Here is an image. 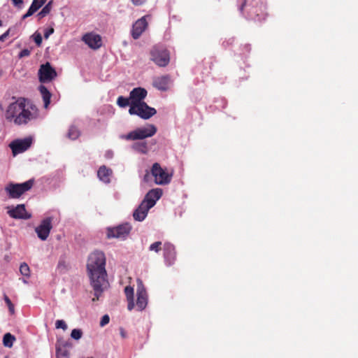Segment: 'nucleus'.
Returning a JSON list of instances; mask_svg holds the SVG:
<instances>
[{
  "instance_id": "1",
  "label": "nucleus",
  "mask_w": 358,
  "mask_h": 358,
  "mask_svg": "<svg viewBox=\"0 0 358 358\" xmlns=\"http://www.w3.org/2000/svg\"><path fill=\"white\" fill-rule=\"evenodd\" d=\"M106 256L103 252L94 251L87 259V271L90 285L94 292L93 301H98L108 282L106 279Z\"/></svg>"
},
{
  "instance_id": "2",
  "label": "nucleus",
  "mask_w": 358,
  "mask_h": 358,
  "mask_svg": "<svg viewBox=\"0 0 358 358\" xmlns=\"http://www.w3.org/2000/svg\"><path fill=\"white\" fill-rule=\"evenodd\" d=\"M238 9L243 14L245 10L247 17L257 22L265 20L267 16L264 0H243Z\"/></svg>"
},
{
  "instance_id": "3",
  "label": "nucleus",
  "mask_w": 358,
  "mask_h": 358,
  "mask_svg": "<svg viewBox=\"0 0 358 358\" xmlns=\"http://www.w3.org/2000/svg\"><path fill=\"white\" fill-rule=\"evenodd\" d=\"M20 115L14 120L16 124H27L29 121L35 120L38 116V110L36 106L27 101L24 99V102L21 104Z\"/></svg>"
},
{
  "instance_id": "4",
  "label": "nucleus",
  "mask_w": 358,
  "mask_h": 358,
  "mask_svg": "<svg viewBox=\"0 0 358 358\" xmlns=\"http://www.w3.org/2000/svg\"><path fill=\"white\" fill-rule=\"evenodd\" d=\"M150 59L159 67L166 66L170 62L169 51L162 45H155L150 50Z\"/></svg>"
},
{
  "instance_id": "5",
  "label": "nucleus",
  "mask_w": 358,
  "mask_h": 358,
  "mask_svg": "<svg viewBox=\"0 0 358 358\" xmlns=\"http://www.w3.org/2000/svg\"><path fill=\"white\" fill-rule=\"evenodd\" d=\"M34 184V179H30L22 183H8L5 190L7 192L9 198L17 199L20 198L24 193L30 190Z\"/></svg>"
},
{
  "instance_id": "6",
  "label": "nucleus",
  "mask_w": 358,
  "mask_h": 358,
  "mask_svg": "<svg viewBox=\"0 0 358 358\" xmlns=\"http://www.w3.org/2000/svg\"><path fill=\"white\" fill-rule=\"evenodd\" d=\"M157 131V127L154 124H148L145 127L137 128L127 134L122 135L121 138L127 141L143 140L153 136Z\"/></svg>"
},
{
  "instance_id": "7",
  "label": "nucleus",
  "mask_w": 358,
  "mask_h": 358,
  "mask_svg": "<svg viewBox=\"0 0 358 358\" xmlns=\"http://www.w3.org/2000/svg\"><path fill=\"white\" fill-rule=\"evenodd\" d=\"M150 172L157 185H165L169 184L171 181L172 173H169L166 169H163L157 162L152 164Z\"/></svg>"
},
{
  "instance_id": "8",
  "label": "nucleus",
  "mask_w": 358,
  "mask_h": 358,
  "mask_svg": "<svg viewBox=\"0 0 358 358\" xmlns=\"http://www.w3.org/2000/svg\"><path fill=\"white\" fill-rule=\"evenodd\" d=\"M130 115H136L143 120H148L157 113L155 108L149 106L145 102L131 106L129 109Z\"/></svg>"
},
{
  "instance_id": "9",
  "label": "nucleus",
  "mask_w": 358,
  "mask_h": 358,
  "mask_svg": "<svg viewBox=\"0 0 358 358\" xmlns=\"http://www.w3.org/2000/svg\"><path fill=\"white\" fill-rule=\"evenodd\" d=\"M131 229V227L128 223L120 224L115 227L108 228L107 229V237L108 238H116L125 239L129 234Z\"/></svg>"
},
{
  "instance_id": "10",
  "label": "nucleus",
  "mask_w": 358,
  "mask_h": 358,
  "mask_svg": "<svg viewBox=\"0 0 358 358\" xmlns=\"http://www.w3.org/2000/svg\"><path fill=\"white\" fill-rule=\"evenodd\" d=\"M57 76L55 69L49 62L41 65L38 70V78L41 83L50 82Z\"/></svg>"
},
{
  "instance_id": "11",
  "label": "nucleus",
  "mask_w": 358,
  "mask_h": 358,
  "mask_svg": "<svg viewBox=\"0 0 358 358\" xmlns=\"http://www.w3.org/2000/svg\"><path fill=\"white\" fill-rule=\"evenodd\" d=\"M52 217H48L43 219L40 224L36 227L35 231L41 241H45L48 238L52 228Z\"/></svg>"
},
{
  "instance_id": "12",
  "label": "nucleus",
  "mask_w": 358,
  "mask_h": 358,
  "mask_svg": "<svg viewBox=\"0 0 358 358\" xmlns=\"http://www.w3.org/2000/svg\"><path fill=\"white\" fill-rule=\"evenodd\" d=\"M32 144V138L27 137L23 139H17L9 145L14 156L26 151Z\"/></svg>"
},
{
  "instance_id": "13",
  "label": "nucleus",
  "mask_w": 358,
  "mask_h": 358,
  "mask_svg": "<svg viewBox=\"0 0 358 358\" xmlns=\"http://www.w3.org/2000/svg\"><path fill=\"white\" fill-rule=\"evenodd\" d=\"M136 306L138 310H144L148 304V294L141 280H137Z\"/></svg>"
},
{
  "instance_id": "14",
  "label": "nucleus",
  "mask_w": 358,
  "mask_h": 358,
  "mask_svg": "<svg viewBox=\"0 0 358 358\" xmlns=\"http://www.w3.org/2000/svg\"><path fill=\"white\" fill-rule=\"evenodd\" d=\"M82 41L91 49L97 50L102 45V40L100 35L94 32H89L84 34Z\"/></svg>"
},
{
  "instance_id": "15",
  "label": "nucleus",
  "mask_w": 358,
  "mask_h": 358,
  "mask_svg": "<svg viewBox=\"0 0 358 358\" xmlns=\"http://www.w3.org/2000/svg\"><path fill=\"white\" fill-rule=\"evenodd\" d=\"M24 102V98H19L14 103H10L6 111V118L9 121H12L17 118V117L20 115L21 110V104Z\"/></svg>"
},
{
  "instance_id": "16",
  "label": "nucleus",
  "mask_w": 358,
  "mask_h": 358,
  "mask_svg": "<svg viewBox=\"0 0 358 358\" xmlns=\"http://www.w3.org/2000/svg\"><path fill=\"white\" fill-rule=\"evenodd\" d=\"M72 347L70 342L62 340H57L56 343V357L57 358H69V348Z\"/></svg>"
},
{
  "instance_id": "17",
  "label": "nucleus",
  "mask_w": 358,
  "mask_h": 358,
  "mask_svg": "<svg viewBox=\"0 0 358 358\" xmlns=\"http://www.w3.org/2000/svg\"><path fill=\"white\" fill-rule=\"evenodd\" d=\"M148 94L147 90L142 87L133 89L129 94L130 106L134 103L138 104L144 102L143 100Z\"/></svg>"
},
{
  "instance_id": "18",
  "label": "nucleus",
  "mask_w": 358,
  "mask_h": 358,
  "mask_svg": "<svg viewBox=\"0 0 358 358\" xmlns=\"http://www.w3.org/2000/svg\"><path fill=\"white\" fill-rule=\"evenodd\" d=\"M8 215L14 219H29L31 215L28 213L26 210L25 206L24 204H19L16 207L8 210Z\"/></svg>"
},
{
  "instance_id": "19",
  "label": "nucleus",
  "mask_w": 358,
  "mask_h": 358,
  "mask_svg": "<svg viewBox=\"0 0 358 358\" xmlns=\"http://www.w3.org/2000/svg\"><path fill=\"white\" fill-rule=\"evenodd\" d=\"M148 27L146 16H143L138 19L133 24L131 36L134 39H138Z\"/></svg>"
},
{
  "instance_id": "20",
  "label": "nucleus",
  "mask_w": 358,
  "mask_h": 358,
  "mask_svg": "<svg viewBox=\"0 0 358 358\" xmlns=\"http://www.w3.org/2000/svg\"><path fill=\"white\" fill-rule=\"evenodd\" d=\"M162 195V190L160 188H155L150 190L145 196L143 201L147 203L150 208H152L157 200Z\"/></svg>"
},
{
  "instance_id": "21",
  "label": "nucleus",
  "mask_w": 358,
  "mask_h": 358,
  "mask_svg": "<svg viewBox=\"0 0 358 358\" xmlns=\"http://www.w3.org/2000/svg\"><path fill=\"white\" fill-rule=\"evenodd\" d=\"M170 81L171 77L169 75L158 76L154 78L152 85L159 90L166 91L169 89Z\"/></svg>"
},
{
  "instance_id": "22",
  "label": "nucleus",
  "mask_w": 358,
  "mask_h": 358,
  "mask_svg": "<svg viewBox=\"0 0 358 358\" xmlns=\"http://www.w3.org/2000/svg\"><path fill=\"white\" fill-rule=\"evenodd\" d=\"M164 257L169 265H171L176 259V250L173 244L165 243L163 245Z\"/></svg>"
},
{
  "instance_id": "23",
  "label": "nucleus",
  "mask_w": 358,
  "mask_h": 358,
  "mask_svg": "<svg viewBox=\"0 0 358 358\" xmlns=\"http://www.w3.org/2000/svg\"><path fill=\"white\" fill-rule=\"evenodd\" d=\"M150 208H151L149 206H148L147 203H145L142 201L140 205L138 206V208L134 210L133 213L134 219L138 222L144 220Z\"/></svg>"
},
{
  "instance_id": "24",
  "label": "nucleus",
  "mask_w": 358,
  "mask_h": 358,
  "mask_svg": "<svg viewBox=\"0 0 358 358\" xmlns=\"http://www.w3.org/2000/svg\"><path fill=\"white\" fill-rule=\"evenodd\" d=\"M46 1V0H33L31 6L27 10V13H25L22 18L25 19L28 17L32 15L35 12H36Z\"/></svg>"
},
{
  "instance_id": "25",
  "label": "nucleus",
  "mask_w": 358,
  "mask_h": 358,
  "mask_svg": "<svg viewBox=\"0 0 358 358\" xmlns=\"http://www.w3.org/2000/svg\"><path fill=\"white\" fill-rule=\"evenodd\" d=\"M112 173L111 169H108L106 166H101L98 170L97 176L101 180L107 183L110 182V176Z\"/></svg>"
},
{
  "instance_id": "26",
  "label": "nucleus",
  "mask_w": 358,
  "mask_h": 358,
  "mask_svg": "<svg viewBox=\"0 0 358 358\" xmlns=\"http://www.w3.org/2000/svg\"><path fill=\"white\" fill-rule=\"evenodd\" d=\"M124 294L127 297V300L128 302L127 308L129 310H131L134 309L135 304L134 300V288L131 286H127L124 288Z\"/></svg>"
},
{
  "instance_id": "27",
  "label": "nucleus",
  "mask_w": 358,
  "mask_h": 358,
  "mask_svg": "<svg viewBox=\"0 0 358 358\" xmlns=\"http://www.w3.org/2000/svg\"><path fill=\"white\" fill-rule=\"evenodd\" d=\"M38 90L44 102V107L47 108L50 103L52 94L44 85H40Z\"/></svg>"
},
{
  "instance_id": "28",
  "label": "nucleus",
  "mask_w": 358,
  "mask_h": 358,
  "mask_svg": "<svg viewBox=\"0 0 358 358\" xmlns=\"http://www.w3.org/2000/svg\"><path fill=\"white\" fill-rule=\"evenodd\" d=\"M132 149L140 153L146 154L148 152V143L145 141L134 143Z\"/></svg>"
},
{
  "instance_id": "29",
  "label": "nucleus",
  "mask_w": 358,
  "mask_h": 358,
  "mask_svg": "<svg viewBox=\"0 0 358 358\" xmlns=\"http://www.w3.org/2000/svg\"><path fill=\"white\" fill-rule=\"evenodd\" d=\"M80 132L76 127L72 125L69 127V129L67 133V137L69 139L76 140L80 136Z\"/></svg>"
},
{
  "instance_id": "30",
  "label": "nucleus",
  "mask_w": 358,
  "mask_h": 358,
  "mask_svg": "<svg viewBox=\"0 0 358 358\" xmlns=\"http://www.w3.org/2000/svg\"><path fill=\"white\" fill-rule=\"evenodd\" d=\"M15 341V337L10 333H6L3 336V345L8 348H11L13 342Z\"/></svg>"
},
{
  "instance_id": "31",
  "label": "nucleus",
  "mask_w": 358,
  "mask_h": 358,
  "mask_svg": "<svg viewBox=\"0 0 358 358\" xmlns=\"http://www.w3.org/2000/svg\"><path fill=\"white\" fill-rule=\"evenodd\" d=\"M52 10V2H48L42 10L38 13V17L41 19L48 15Z\"/></svg>"
},
{
  "instance_id": "32",
  "label": "nucleus",
  "mask_w": 358,
  "mask_h": 358,
  "mask_svg": "<svg viewBox=\"0 0 358 358\" xmlns=\"http://www.w3.org/2000/svg\"><path fill=\"white\" fill-rule=\"evenodd\" d=\"M117 103L120 107L124 108L127 106H130V99L129 98H125L122 96H120L117 98Z\"/></svg>"
},
{
  "instance_id": "33",
  "label": "nucleus",
  "mask_w": 358,
  "mask_h": 358,
  "mask_svg": "<svg viewBox=\"0 0 358 358\" xmlns=\"http://www.w3.org/2000/svg\"><path fill=\"white\" fill-rule=\"evenodd\" d=\"M20 272L22 275L26 277H29L30 275V269L27 264L22 263L20 266Z\"/></svg>"
},
{
  "instance_id": "34",
  "label": "nucleus",
  "mask_w": 358,
  "mask_h": 358,
  "mask_svg": "<svg viewBox=\"0 0 358 358\" xmlns=\"http://www.w3.org/2000/svg\"><path fill=\"white\" fill-rule=\"evenodd\" d=\"M162 243L161 241H156L150 245L149 250L159 252L162 248Z\"/></svg>"
},
{
  "instance_id": "35",
  "label": "nucleus",
  "mask_w": 358,
  "mask_h": 358,
  "mask_svg": "<svg viewBox=\"0 0 358 358\" xmlns=\"http://www.w3.org/2000/svg\"><path fill=\"white\" fill-rule=\"evenodd\" d=\"M83 336V332L80 329H74L72 330L71 333V336L75 340L80 339Z\"/></svg>"
},
{
  "instance_id": "36",
  "label": "nucleus",
  "mask_w": 358,
  "mask_h": 358,
  "mask_svg": "<svg viewBox=\"0 0 358 358\" xmlns=\"http://www.w3.org/2000/svg\"><path fill=\"white\" fill-rule=\"evenodd\" d=\"M4 301L8 307V310H9V312L10 313V314L11 315L14 314V313H15L14 305L13 304V303L11 302L10 299L8 298V296L6 295L4 296Z\"/></svg>"
},
{
  "instance_id": "37",
  "label": "nucleus",
  "mask_w": 358,
  "mask_h": 358,
  "mask_svg": "<svg viewBox=\"0 0 358 358\" xmlns=\"http://www.w3.org/2000/svg\"><path fill=\"white\" fill-rule=\"evenodd\" d=\"M55 327L57 329H62L63 330H66L67 329V325L64 320H58L55 322Z\"/></svg>"
},
{
  "instance_id": "38",
  "label": "nucleus",
  "mask_w": 358,
  "mask_h": 358,
  "mask_svg": "<svg viewBox=\"0 0 358 358\" xmlns=\"http://www.w3.org/2000/svg\"><path fill=\"white\" fill-rule=\"evenodd\" d=\"M110 321V317L108 315H104L101 321H100V326L101 327H104L105 325H106L107 324H108Z\"/></svg>"
},
{
  "instance_id": "39",
  "label": "nucleus",
  "mask_w": 358,
  "mask_h": 358,
  "mask_svg": "<svg viewBox=\"0 0 358 358\" xmlns=\"http://www.w3.org/2000/svg\"><path fill=\"white\" fill-rule=\"evenodd\" d=\"M34 42L36 43L37 45H41L42 43V36L40 34H34Z\"/></svg>"
},
{
  "instance_id": "40",
  "label": "nucleus",
  "mask_w": 358,
  "mask_h": 358,
  "mask_svg": "<svg viewBox=\"0 0 358 358\" xmlns=\"http://www.w3.org/2000/svg\"><path fill=\"white\" fill-rule=\"evenodd\" d=\"M30 55V50L28 49H24L19 53V57L22 58L24 57H28Z\"/></svg>"
},
{
  "instance_id": "41",
  "label": "nucleus",
  "mask_w": 358,
  "mask_h": 358,
  "mask_svg": "<svg viewBox=\"0 0 358 358\" xmlns=\"http://www.w3.org/2000/svg\"><path fill=\"white\" fill-rule=\"evenodd\" d=\"M13 3L15 6L17 7L18 8H21L23 6V0H12Z\"/></svg>"
},
{
  "instance_id": "42",
  "label": "nucleus",
  "mask_w": 358,
  "mask_h": 358,
  "mask_svg": "<svg viewBox=\"0 0 358 358\" xmlns=\"http://www.w3.org/2000/svg\"><path fill=\"white\" fill-rule=\"evenodd\" d=\"M54 32V29L53 28H50L48 29H47L45 33H44V37L45 38H48L51 34H52Z\"/></svg>"
},
{
  "instance_id": "43",
  "label": "nucleus",
  "mask_w": 358,
  "mask_h": 358,
  "mask_svg": "<svg viewBox=\"0 0 358 358\" xmlns=\"http://www.w3.org/2000/svg\"><path fill=\"white\" fill-rule=\"evenodd\" d=\"M131 1L134 6L143 5L146 1V0H131Z\"/></svg>"
},
{
  "instance_id": "44",
  "label": "nucleus",
  "mask_w": 358,
  "mask_h": 358,
  "mask_svg": "<svg viewBox=\"0 0 358 358\" xmlns=\"http://www.w3.org/2000/svg\"><path fill=\"white\" fill-rule=\"evenodd\" d=\"M10 30H7L4 34L0 36V41H3L9 34Z\"/></svg>"
},
{
  "instance_id": "45",
  "label": "nucleus",
  "mask_w": 358,
  "mask_h": 358,
  "mask_svg": "<svg viewBox=\"0 0 358 358\" xmlns=\"http://www.w3.org/2000/svg\"><path fill=\"white\" fill-rule=\"evenodd\" d=\"M120 330L121 336L122 338H125L126 337V333H125L124 330L122 328H120Z\"/></svg>"
},
{
  "instance_id": "46",
  "label": "nucleus",
  "mask_w": 358,
  "mask_h": 358,
  "mask_svg": "<svg viewBox=\"0 0 358 358\" xmlns=\"http://www.w3.org/2000/svg\"><path fill=\"white\" fill-rule=\"evenodd\" d=\"M1 26H2V22H1V20H0V27H1Z\"/></svg>"
}]
</instances>
